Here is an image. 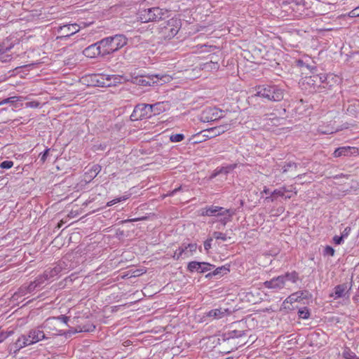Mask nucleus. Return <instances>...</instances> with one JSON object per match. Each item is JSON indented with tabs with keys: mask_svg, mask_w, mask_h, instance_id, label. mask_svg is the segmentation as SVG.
<instances>
[{
	"mask_svg": "<svg viewBox=\"0 0 359 359\" xmlns=\"http://www.w3.org/2000/svg\"><path fill=\"white\" fill-rule=\"evenodd\" d=\"M255 93L250 98L259 97L271 102H280L284 97V90L276 85H260L255 87Z\"/></svg>",
	"mask_w": 359,
	"mask_h": 359,
	"instance_id": "obj_1",
	"label": "nucleus"
},
{
	"mask_svg": "<svg viewBox=\"0 0 359 359\" xmlns=\"http://www.w3.org/2000/svg\"><path fill=\"white\" fill-rule=\"evenodd\" d=\"M127 44V39L123 34L108 36L100 41L102 55L111 54Z\"/></svg>",
	"mask_w": 359,
	"mask_h": 359,
	"instance_id": "obj_2",
	"label": "nucleus"
},
{
	"mask_svg": "<svg viewBox=\"0 0 359 359\" xmlns=\"http://www.w3.org/2000/svg\"><path fill=\"white\" fill-rule=\"evenodd\" d=\"M131 79H126V81H130L133 83L142 86H151L155 83H160L163 85L171 81L172 78L167 74H152L149 76H130Z\"/></svg>",
	"mask_w": 359,
	"mask_h": 359,
	"instance_id": "obj_3",
	"label": "nucleus"
},
{
	"mask_svg": "<svg viewBox=\"0 0 359 359\" xmlns=\"http://www.w3.org/2000/svg\"><path fill=\"white\" fill-rule=\"evenodd\" d=\"M181 25L180 20L174 18L163 22L158 27L159 38L164 40L172 39L178 33Z\"/></svg>",
	"mask_w": 359,
	"mask_h": 359,
	"instance_id": "obj_4",
	"label": "nucleus"
},
{
	"mask_svg": "<svg viewBox=\"0 0 359 359\" xmlns=\"http://www.w3.org/2000/svg\"><path fill=\"white\" fill-rule=\"evenodd\" d=\"M43 330L39 329L31 330L27 335H22L15 342V346L18 348L35 344L42 339H49Z\"/></svg>",
	"mask_w": 359,
	"mask_h": 359,
	"instance_id": "obj_5",
	"label": "nucleus"
},
{
	"mask_svg": "<svg viewBox=\"0 0 359 359\" xmlns=\"http://www.w3.org/2000/svg\"><path fill=\"white\" fill-rule=\"evenodd\" d=\"M168 11L159 7H153L148 9L140 11L137 13V18L142 22L157 21L163 19L167 16Z\"/></svg>",
	"mask_w": 359,
	"mask_h": 359,
	"instance_id": "obj_6",
	"label": "nucleus"
},
{
	"mask_svg": "<svg viewBox=\"0 0 359 359\" xmlns=\"http://www.w3.org/2000/svg\"><path fill=\"white\" fill-rule=\"evenodd\" d=\"M153 115L152 105L150 104H137L130 115L132 121L142 120L150 118Z\"/></svg>",
	"mask_w": 359,
	"mask_h": 359,
	"instance_id": "obj_7",
	"label": "nucleus"
},
{
	"mask_svg": "<svg viewBox=\"0 0 359 359\" xmlns=\"http://www.w3.org/2000/svg\"><path fill=\"white\" fill-rule=\"evenodd\" d=\"M42 327H43L47 333L53 336L62 335L64 334L62 330L60 329L57 318H54L53 317L46 319L43 323Z\"/></svg>",
	"mask_w": 359,
	"mask_h": 359,
	"instance_id": "obj_8",
	"label": "nucleus"
},
{
	"mask_svg": "<svg viewBox=\"0 0 359 359\" xmlns=\"http://www.w3.org/2000/svg\"><path fill=\"white\" fill-rule=\"evenodd\" d=\"M224 111L217 109L209 107L203 111L201 121L203 122H212L220 119L224 116Z\"/></svg>",
	"mask_w": 359,
	"mask_h": 359,
	"instance_id": "obj_9",
	"label": "nucleus"
},
{
	"mask_svg": "<svg viewBox=\"0 0 359 359\" xmlns=\"http://www.w3.org/2000/svg\"><path fill=\"white\" fill-rule=\"evenodd\" d=\"M215 268V266L208 262H190L187 265V270L193 273L196 271L200 273L207 272Z\"/></svg>",
	"mask_w": 359,
	"mask_h": 359,
	"instance_id": "obj_10",
	"label": "nucleus"
},
{
	"mask_svg": "<svg viewBox=\"0 0 359 359\" xmlns=\"http://www.w3.org/2000/svg\"><path fill=\"white\" fill-rule=\"evenodd\" d=\"M79 26L76 23L60 26L57 28V32H61L62 35L58 36L57 39L68 38L78 32L79 31Z\"/></svg>",
	"mask_w": 359,
	"mask_h": 359,
	"instance_id": "obj_11",
	"label": "nucleus"
},
{
	"mask_svg": "<svg viewBox=\"0 0 359 359\" xmlns=\"http://www.w3.org/2000/svg\"><path fill=\"white\" fill-rule=\"evenodd\" d=\"M285 277L283 276H279L264 283L265 287L273 290L283 289L285 287Z\"/></svg>",
	"mask_w": 359,
	"mask_h": 359,
	"instance_id": "obj_12",
	"label": "nucleus"
},
{
	"mask_svg": "<svg viewBox=\"0 0 359 359\" xmlns=\"http://www.w3.org/2000/svg\"><path fill=\"white\" fill-rule=\"evenodd\" d=\"M352 282L353 281L351 280L349 284L343 283L337 285L334 287V292L331 294V296L333 297L334 299L345 297L353 286Z\"/></svg>",
	"mask_w": 359,
	"mask_h": 359,
	"instance_id": "obj_13",
	"label": "nucleus"
},
{
	"mask_svg": "<svg viewBox=\"0 0 359 359\" xmlns=\"http://www.w3.org/2000/svg\"><path fill=\"white\" fill-rule=\"evenodd\" d=\"M359 151L358 149L353 147H341L335 149L334 151V157H341V156H357L358 155Z\"/></svg>",
	"mask_w": 359,
	"mask_h": 359,
	"instance_id": "obj_14",
	"label": "nucleus"
},
{
	"mask_svg": "<svg viewBox=\"0 0 359 359\" xmlns=\"http://www.w3.org/2000/svg\"><path fill=\"white\" fill-rule=\"evenodd\" d=\"M100 41L97 43H95L87 48H86L83 50V54L90 58H93L97 57V55H102V48L100 47Z\"/></svg>",
	"mask_w": 359,
	"mask_h": 359,
	"instance_id": "obj_15",
	"label": "nucleus"
},
{
	"mask_svg": "<svg viewBox=\"0 0 359 359\" xmlns=\"http://www.w3.org/2000/svg\"><path fill=\"white\" fill-rule=\"evenodd\" d=\"M90 81L95 86L108 87L107 74H95L90 76Z\"/></svg>",
	"mask_w": 359,
	"mask_h": 359,
	"instance_id": "obj_16",
	"label": "nucleus"
},
{
	"mask_svg": "<svg viewBox=\"0 0 359 359\" xmlns=\"http://www.w3.org/2000/svg\"><path fill=\"white\" fill-rule=\"evenodd\" d=\"M225 208H224L222 207H219V206H215V205L207 206V207L201 209V215L202 216H209V217L223 215L224 213L222 212V211Z\"/></svg>",
	"mask_w": 359,
	"mask_h": 359,
	"instance_id": "obj_17",
	"label": "nucleus"
},
{
	"mask_svg": "<svg viewBox=\"0 0 359 359\" xmlns=\"http://www.w3.org/2000/svg\"><path fill=\"white\" fill-rule=\"evenodd\" d=\"M231 313V311L229 309L224 308H218L209 311L205 313V316L209 318H212V319H220L224 317L226 315Z\"/></svg>",
	"mask_w": 359,
	"mask_h": 359,
	"instance_id": "obj_18",
	"label": "nucleus"
},
{
	"mask_svg": "<svg viewBox=\"0 0 359 359\" xmlns=\"http://www.w3.org/2000/svg\"><path fill=\"white\" fill-rule=\"evenodd\" d=\"M152 105L153 115H158L170 109L171 104L168 101L156 102Z\"/></svg>",
	"mask_w": 359,
	"mask_h": 359,
	"instance_id": "obj_19",
	"label": "nucleus"
},
{
	"mask_svg": "<svg viewBox=\"0 0 359 359\" xmlns=\"http://www.w3.org/2000/svg\"><path fill=\"white\" fill-rule=\"evenodd\" d=\"M17 44V40L8 37L0 43V52L2 55L10 51Z\"/></svg>",
	"mask_w": 359,
	"mask_h": 359,
	"instance_id": "obj_20",
	"label": "nucleus"
},
{
	"mask_svg": "<svg viewBox=\"0 0 359 359\" xmlns=\"http://www.w3.org/2000/svg\"><path fill=\"white\" fill-rule=\"evenodd\" d=\"M236 210L233 209H224L222 212L224 215L223 217L219 219V222L225 226L228 222H231L232 217L235 215Z\"/></svg>",
	"mask_w": 359,
	"mask_h": 359,
	"instance_id": "obj_21",
	"label": "nucleus"
},
{
	"mask_svg": "<svg viewBox=\"0 0 359 359\" xmlns=\"http://www.w3.org/2000/svg\"><path fill=\"white\" fill-rule=\"evenodd\" d=\"M107 76H108L107 80L109 81H108V83H109L108 87L115 86L118 83H121L123 82V80L126 81V79H124L123 76H120V75H109V74H107Z\"/></svg>",
	"mask_w": 359,
	"mask_h": 359,
	"instance_id": "obj_22",
	"label": "nucleus"
},
{
	"mask_svg": "<svg viewBox=\"0 0 359 359\" xmlns=\"http://www.w3.org/2000/svg\"><path fill=\"white\" fill-rule=\"evenodd\" d=\"M229 129V125L226 124L225 126H219V127H214L208 130H205V133H212L214 137L220 135L221 133H223L225 130H227Z\"/></svg>",
	"mask_w": 359,
	"mask_h": 359,
	"instance_id": "obj_23",
	"label": "nucleus"
},
{
	"mask_svg": "<svg viewBox=\"0 0 359 359\" xmlns=\"http://www.w3.org/2000/svg\"><path fill=\"white\" fill-rule=\"evenodd\" d=\"M228 271H229V269L225 266H222L220 267H217L212 272H210L205 275V278H210L213 276H216L218 275L222 276L223 274H226Z\"/></svg>",
	"mask_w": 359,
	"mask_h": 359,
	"instance_id": "obj_24",
	"label": "nucleus"
},
{
	"mask_svg": "<svg viewBox=\"0 0 359 359\" xmlns=\"http://www.w3.org/2000/svg\"><path fill=\"white\" fill-rule=\"evenodd\" d=\"M298 164L294 162H287L285 163V165L282 166V173H287L288 172H294V175L295 174V171L297 170Z\"/></svg>",
	"mask_w": 359,
	"mask_h": 359,
	"instance_id": "obj_25",
	"label": "nucleus"
},
{
	"mask_svg": "<svg viewBox=\"0 0 359 359\" xmlns=\"http://www.w3.org/2000/svg\"><path fill=\"white\" fill-rule=\"evenodd\" d=\"M227 336L226 337V339H234V338H239V337H241L244 335H245V331H241V330H231V331H229L228 332L225 336Z\"/></svg>",
	"mask_w": 359,
	"mask_h": 359,
	"instance_id": "obj_26",
	"label": "nucleus"
},
{
	"mask_svg": "<svg viewBox=\"0 0 359 359\" xmlns=\"http://www.w3.org/2000/svg\"><path fill=\"white\" fill-rule=\"evenodd\" d=\"M29 293L28 292L27 285H22L17 292H15L13 295V298L14 299H18L19 297H21L22 296L26 295L27 294Z\"/></svg>",
	"mask_w": 359,
	"mask_h": 359,
	"instance_id": "obj_27",
	"label": "nucleus"
},
{
	"mask_svg": "<svg viewBox=\"0 0 359 359\" xmlns=\"http://www.w3.org/2000/svg\"><path fill=\"white\" fill-rule=\"evenodd\" d=\"M60 271L61 268L56 266L53 269L46 270L44 273L47 274L48 279H50L57 276L60 272Z\"/></svg>",
	"mask_w": 359,
	"mask_h": 359,
	"instance_id": "obj_28",
	"label": "nucleus"
},
{
	"mask_svg": "<svg viewBox=\"0 0 359 359\" xmlns=\"http://www.w3.org/2000/svg\"><path fill=\"white\" fill-rule=\"evenodd\" d=\"M285 277V281L287 280H291L292 283H296L299 279L298 273L296 271H293L292 273H286L285 275H283Z\"/></svg>",
	"mask_w": 359,
	"mask_h": 359,
	"instance_id": "obj_29",
	"label": "nucleus"
},
{
	"mask_svg": "<svg viewBox=\"0 0 359 359\" xmlns=\"http://www.w3.org/2000/svg\"><path fill=\"white\" fill-rule=\"evenodd\" d=\"M298 316L299 318L308 319L310 317V312L306 307L302 308L298 311Z\"/></svg>",
	"mask_w": 359,
	"mask_h": 359,
	"instance_id": "obj_30",
	"label": "nucleus"
},
{
	"mask_svg": "<svg viewBox=\"0 0 359 359\" xmlns=\"http://www.w3.org/2000/svg\"><path fill=\"white\" fill-rule=\"evenodd\" d=\"M288 191H289V190H287L285 187H282L280 189H275L271 193V196H278L283 197L285 196V194Z\"/></svg>",
	"mask_w": 359,
	"mask_h": 359,
	"instance_id": "obj_31",
	"label": "nucleus"
},
{
	"mask_svg": "<svg viewBox=\"0 0 359 359\" xmlns=\"http://www.w3.org/2000/svg\"><path fill=\"white\" fill-rule=\"evenodd\" d=\"M47 274L43 272L42 275L39 276L34 280L35 283H37L39 287H41V285L45 283L46 280H48Z\"/></svg>",
	"mask_w": 359,
	"mask_h": 359,
	"instance_id": "obj_32",
	"label": "nucleus"
},
{
	"mask_svg": "<svg viewBox=\"0 0 359 359\" xmlns=\"http://www.w3.org/2000/svg\"><path fill=\"white\" fill-rule=\"evenodd\" d=\"M101 166L98 164L93 165L90 170V177H96L97 174L101 171Z\"/></svg>",
	"mask_w": 359,
	"mask_h": 359,
	"instance_id": "obj_33",
	"label": "nucleus"
},
{
	"mask_svg": "<svg viewBox=\"0 0 359 359\" xmlns=\"http://www.w3.org/2000/svg\"><path fill=\"white\" fill-rule=\"evenodd\" d=\"M19 100H20V97L13 96V97H10L4 99L2 100V103L4 104H14V103H15L16 102H18Z\"/></svg>",
	"mask_w": 359,
	"mask_h": 359,
	"instance_id": "obj_34",
	"label": "nucleus"
},
{
	"mask_svg": "<svg viewBox=\"0 0 359 359\" xmlns=\"http://www.w3.org/2000/svg\"><path fill=\"white\" fill-rule=\"evenodd\" d=\"M184 139V135L183 134H175L172 135L170 137V140L172 142H179L182 141Z\"/></svg>",
	"mask_w": 359,
	"mask_h": 359,
	"instance_id": "obj_35",
	"label": "nucleus"
},
{
	"mask_svg": "<svg viewBox=\"0 0 359 359\" xmlns=\"http://www.w3.org/2000/svg\"><path fill=\"white\" fill-rule=\"evenodd\" d=\"M236 168V164H230L221 167L222 174L226 175Z\"/></svg>",
	"mask_w": 359,
	"mask_h": 359,
	"instance_id": "obj_36",
	"label": "nucleus"
},
{
	"mask_svg": "<svg viewBox=\"0 0 359 359\" xmlns=\"http://www.w3.org/2000/svg\"><path fill=\"white\" fill-rule=\"evenodd\" d=\"M95 326L93 324H87L80 327V332H93Z\"/></svg>",
	"mask_w": 359,
	"mask_h": 359,
	"instance_id": "obj_37",
	"label": "nucleus"
},
{
	"mask_svg": "<svg viewBox=\"0 0 359 359\" xmlns=\"http://www.w3.org/2000/svg\"><path fill=\"white\" fill-rule=\"evenodd\" d=\"M306 83L309 85H312L315 88L316 86H320L318 81L314 79V74L306 78Z\"/></svg>",
	"mask_w": 359,
	"mask_h": 359,
	"instance_id": "obj_38",
	"label": "nucleus"
},
{
	"mask_svg": "<svg viewBox=\"0 0 359 359\" xmlns=\"http://www.w3.org/2000/svg\"><path fill=\"white\" fill-rule=\"evenodd\" d=\"M314 79L318 81L319 85L325 83L327 80V76L325 74H314Z\"/></svg>",
	"mask_w": 359,
	"mask_h": 359,
	"instance_id": "obj_39",
	"label": "nucleus"
},
{
	"mask_svg": "<svg viewBox=\"0 0 359 359\" xmlns=\"http://www.w3.org/2000/svg\"><path fill=\"white\" fill-rule=\"evenodd\" d=\"M213 236L215 238L222 240L223 241H225L227 239L226 234L219 231H215L213 233Z\"/></svg>",
	"mask_w": 359,
	"mask_h": 359,
	"instance_id": "obj_40",
	"label": "nucleus"
},
{
	"mask_svg": "<svg viewBox=\"0 0 359 359\" xmlns=\"http://www.w3.org/2000/svg\"><path fill=\"white\" fill-rule=\"evenodd\" d=\"M344 357L346 359H359V357H358L353 352L351 351L344 352Z\"/></svg>",
	"mask_w": 359,
	"mask_h": 359,
	"instance_id": "obj_41",
	"label": "nucleus"
},
{
	"mask_svg": "<svg viewBox=\"0 0 359 359\" xmlns=\"http://www.w3.org/2000/svg\"><path fill=\"white\" fill-rule=\"evenodd\" d=\"M13 165V162L11 161H4L0 163V168L3 169H9Z\"/></svg>",
	"mask_w": 359,
	"mask_h": 359,
	"instance_id": "obj_42",
	"label": "nucleus"
},
{
	"mask_svg": "<svg viewBox=\"0 0 359 359\" xmlns=\"http://www.w3.org/2000/svg\"><path fill=\"white\" fill-rule=\"evenodd\" d=\"M54 318H57V321L60 323V327H61L62 325L67 324L69 321V317L65 316H60L57 317H53Z\"/></svg>",
	"mask_w": 359,
	"mask_h": 359,
	"instance_id": "obj_43",
	"label": "nucleus"
},
{
	"mask_svg": "<svg viewBox=\"0 0 359 359\" xmlns=\"http://www.w3.org/2000/svg\"><path fill=\"white\" fill-rule=\"evenodd\" d=\"M178 249H182V255L183 258H187L190 257V253H189V248H187V245H182V246L179 247Z\"/></svg>",
	"mask_w": 359,
	"mask_h": 359,
	"instance_id": "obj_44",
	"label": "nucleus"
},
{
	"mask_svg": "<svg viewBox=\"0 0 359 359\" xmlns=\"http://www.w3.org/2000/svg\"><path fill=\"white\" fill-rule=\"evenodd\" d=\"M13 334V331L5 332L4 331L0 330V343L4 341L6 338L11 336Z\"/></svg>",
	"mask_w": 359,
	"mask_h": 359,
	"instance_id": "obj_45",
	"label": "nucleus"
},
{
	"mask_svg": "<svg viewBox=\"0 0 359 359\" xmlns=\"http://www.w3.org/2000/svg\"><path fill=\"white\" fill-rule=\"evenodd\" d=\"M27 290H28V292L29 293L34 292L36 288H38V285H37V283H35V281H32L31 282L29 285H27Z\"/></svg>",
	"mask_w": 359,
	"mask_h": 359,
	"instance_id": "obj_46",
	"label": "nucleus"
},
{
	"mask_svg": "<svg viewBox=\"0 0 359 359\" xmlns=\"http://www.w3.org/2000/svg\"><path fill=\"white\" fill-rule=\"evenodd\" d=\"M12 60V55L9 54L0 55V61L2 62H7Z\"/></svg>",
	"mask_w": 359,
	"mask_h": 359,
	"instance_id": "obj_47",
	"label": "nucleus"
},
{
	"mask_svg": "<svg viewBox=\"0 0 359 359\" xmlns=\"http://www.w3.org/2000/svg\"><path fill=\"white\" fill-rule=\"evenodd\" d=\"M187 248H189V253H190V256L193 255L194 252L197 250L196 243H189L187 245Z\"/></svg>",
	"mask_w": 359,
	"mask_h": 359,
	"instance_id": "obj_48",
	"label": "nucleus"
},
{
	"mask_svg": "<svg viewBox=\"0 0 359 359\" xmlns=\"http://www.w3.org/2000/svg\"><path fill=\"white\" fill-rule=\"evenodd\" d=\"M212 241V238H209L206 241H204V249L206 252H208V250L211 248V243Z\"/></svg>",
	"mask_w": 359,
	"mask_h": 359,
	"instance_id": "obj_49",
	"label": "nucleus"
},
{
	"mask_svg": "<svg viewBox=\"0 0 359 359\" xmlns=\"http://www.w3.org/2000/svg\"><path fill=\"white\" fill-rule=\"evenodd\" d=\"M182 252H183V250L182 249H177L174 253V255H173V258L175 259V260H178L180 259V258L182 257L183 258V255H182Z\"/></svg>",
	"mask_w": 359,
	"mask_h": 359,
	"instance_id": "obj_50",
	"label": "nucleus"
},
{
	"mask_svg": "<svg viewBox=\"0 0 359 359\" xmlns=\"http://www.w3.org/2000/svg\"><path fill=\"white\" fill-rule=\"evenodd\" d=\"M344 239V238L342 237V236H334L333 237V241L336 245H341V243H343Z\"/></svg>",
	"mask_w": 359,
	"mask_h": 359,
	"instance_id": "obj_51",
	"label": "nucleus"
},
{
	"mask_svg": "<svg viewBox=\"0 0 359 359\" xmlns=\"http://www.w3.org/2000/svg\"><path fill=\"white\" fill-rule=\"evenodd\" d=\"M324 253L325 255L333 256L334 255V250L332 247L327 245L324 250Z\"/></svg>",
	"mask_w": 359,
	"mask_h": 359,
	"instance_id": "obj_52",
	"label": "nucleus"
},
{
	"mask_svg": "<svg viewBox=\"0 0 359 359\" xmlns=\"http://www.w3.org/2000/svg\"><path fill=\"white\" fill-rule=\"evenodd\" d=\"M296 293L298 295L297 297L300 299H306L308 297V295L309 294L308 291H299Z\"/></svg>",
	"mask_w": 359,
	"mask_h": 359,
	"instance_id": "obj_53",
	"label": "nucleus"
},
{
	"mask_svg": "<svg viewBox=\"0 0 359 359\" xmlns=\"http://www.w3.org/2000/svg\"><path fill=\"white\" fill-rule=\"evenodd\" d=\"M349 16L351 18L359 17V6L352 10L349 13Z\"/></svg>",
	"mask_w": 359,
	"mask_h": 359,
	"instance_id": "obj_54",
	"label": "nucleus"
},
{
	"mask_svg": "<svg viewBox=\"0 0 359 359\" xmlns=\"http://www.w3.org/2000/svg\"><path fill=\"white\" fill-rule=\"evenodd\" d=\"M49 149H46L43 153L41 154L40 161L42 163H44L46 161L47 156L48 155Z\"/></svg>",
	"mask_w": 359,
	"mask_h": 359,
	"instance_id": "obj_55",
	"label": "nucleus"
},
{
	"mask_svg": "<svg viewBox=\"0 0 359 359\" xmlns=\"http://www.w3.org/2000/svg\"><path fill=\"white\" fill-rule=\"evenodd\" d=\"M202 135L203 134L200 133L194 136V138L196 139V140L194 141L195 143L201 142L205 140V138L203 137Z\"/></svg>",
	"mask_w": 359,
	"mask_h": 359,
	"instance_id": "obj_56",
	"label": "nucleus"
},
{
	"mask_svg": "<svg viewBox=\"0 0 359 359\" xmlns=\"http://www.w3.org/2000/svg\"><path fill=\"white\" fill-rule=\"evenodd\" d=\"M351 227H349V226L346 227L344 229V230L343 231V232L341 233V236H342V237L344 238H347L351 232Z\"/></svg>",
	"mask_w": 359,
	"mask_h": 359,
	"instance_id": "obj_57",
	"label": "nucleus"
},
{
	"mask_svg": "<svg viewBox=\"0 0 359 359\" xmlns=\"http://www.w3.org/2000/svg\"><path fill=\"white\" fill-rule=\"evenodd\" d=\"M297 296L298 295L297 294V293L292 294L285 301V302H289L288 299L290 300V302L293 300L297 301V299L299 298L297 297Z\"/></svg>",
	"mask_w": 359,
	"mask_h": 359,
	"instance_id": "obj_58",
	"label": "nucleus"
},
{
	"mask_svg": "<svg viewBox=\"0 0 359 359\" xmlns=\"http://www.w3.org/2000/svg\"><path fill=\"white\" fill-rule=\"evenodd\" d=\"M201 134H203V135H202V136H203V137L205 138V140H206L207 139H210V138H212V137H214V135H213L212 133H205V130H203V131L201 132Z\"/></svg>",
	"mask_w": 359,
	"mask_h": 359,
	"instance_id": "obj_59",
	"label": "nucleus"
},
{
	"mask_svg": "<svg viewBox=\"0 0 359 359\" xmlns=\"http://www.w3.org/2000/svg\"><path fill=\"white\" fill-rule=\"evenodd\" d=\"M147 217H137V218H133V219H127L125 221V222H137V221H141V220H145L147 219Z\"/></svg>",
	"mask_w": 359,
	"mask_h": 359,
	"instance_id": "obj_60",
	"label": "nucleus"
},
{
	"mask_svg": "<svg viewBox=\"0 0 359 359\" xmlns=\"http://www.w3.org/2000/svg\"><path fill=\"white\" fill-rule=\"evenodd\" d=\"M120 201H121V198L114 199V200L108 202L107 204V206H108V207L111 206V205H114L115 203H116L117 202H120Z\"/></svg>",
	"mask_w": 359,
	"mask_h": 359,
	"instance_id": "obj_61",
	"label": "nucleus"
},
{
	"mask_svg": "<svg viewBox=\"0 0 359 359\" xmlns=\"http://www.w3.org/2000/svg\"><path fill=\"white\" fill-rule=\"evenodd\" d=\"M182 187H179L176 189H175L174 190H172V191H170V194H168V195L171 196H174L177 192L180 191V190H182Z\"/></svg>",
	"mask_w": 359,
	"mask_h": 359,
	"instance_id": "obj_62",
	"label": "nucleus"
},
{
	"mask_svg": "<svg viewBox=\"0 0 359 359\" xmlns=\"http://www.w3.org/2000/svg\"><path fill=\"white\" fill-rule=\"evenodd\" d=\"M27 105L32 107H37L39 105V103L37 102H30L27 103Z\"/></svg>",
	"mask_w": 359,
	"mask_h": 359,
	"instance_id": "obj_63",
	"label": "nucleus"
},
{
	"mask_svg": "<svg viewBox=\"0 0 359 359\" xmlns=\"http://www.w3.org/2000/svg\"><path fill=\"white\" fill-rule=\"evenodd\" d=\"M297 65H298L299 67H304V66H305L306 67H307V68L309 67V66H308V65H305V63H304L302 60H298V61H297Z\"/></svg>",
	"mask_w": 359,
	"mask_h": 359,
	"instance_id": "obj_64",
	"label": "nucleus"
}]
</instances>
